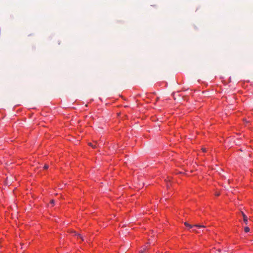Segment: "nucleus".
<instances>
[{
    "label": "nucleus",
    "instance_id": "f257e3e1",
    "mask_svg": "<svg viewBox=\"0 0 253 253\" xmlns=\"http://www.w3.org/2000/svg\"><path fill=\"white\" fill-rule=\"evenodd\" d=\"M184 225L188 227L189 228H191L193 227H199V228H201V227L205 228L206 227V226H205L204 225H200V224H195V225H192L191 224H188L187 222H184Z\"/></svg>",
    "mask_w": 253,
    "mask_h": 253
},
{
    "label": "nucleus",
    "instance_id": "f03ea898",
    "mask_svg": "<svg viewBox=\"0 0 253 253\" xmlns=\"http://www.w3.org/2000/svg\"><path fill=\"white\" fill-rule=\"evenodd\" d=\"M242 214L243 216L244 221L246 224H248V217L243 212H242Z\"/></svg>",
    "mask_w": 253,
    "mask_h": 253
},
{
    "label": "nucleus",
    "instance_id": "7ed1b4c3",
    "mask_svg": "<svg viewBox=\"0 0 253 253\" xmlns=\"http://www.w3.org/2000/svg\"><path fill=\"white\" fill-rule=\"evenodd\" d=\"M88 145L92 147L93 148H95L97 147L96 145H93L91 143H89Z\"/></svg>",
    "mask_w": 253,
    "mask_h": 253
},
{
    "label": "nucleus",
    "instance_id": "20e7f679",
    "mask_svg": "<svg viewBox=\"0 0 253 253\" xmlns=\"http://www.w3.org/2000/svg\"><path fill=\"white\" fill-rule=\"evenodd\" d=\"M244 230L246 232H249L250 231V228L248 227H246Z\"/></svg>",
    "mask_w": 253,
    "mask_h": 253
},
{
    "label": "nucleus",
    "instance_id": "39448f33",
    "mask_svg": "<svg viewBox=\"0 0 253 253\" xmlns=\"http://www.w3.org/2000/svg\"><path fill=\"white\" fill-rule=\"evenodd\" d=\"M146 248L144 249L143 250H141L139 253H145Z\"/></svg>",
    "mask_w": 253,
    "mask_h": 253
},
{
    "label": "nucleus",
    "instance_id": "423d86ee",
    "mask_svg": "<svg viewBox=\"0 0 253 253\" xmlns=\"http://www.w3.org/2000/svg\"><path fill=\"white\" fill-rule=\"evenodd\" d=\"M76 235H77L78 237H80L81 239H82V240H83V239H82V237L81 236V235L79 234H76Z\"/></svg>",
    "mask_w": 253,
    "mask_h": 253
},
{
    "label": "nucleus",
    "instance_id": "0eeeda50",
    "mask_svg": "<svg viewBox=\"0 0 253 253\" xmlns=\"http://www.w3.org/2000/svg\"><path fill=\"white\" fill-rule=\"evenodd\" d=\"M48 165H44V169H48Z\"/></svg>",
    "mask_w": 253,
    "mask_h": 253
},
{
    "label": "nucleus",
    "instance_id": "6e6552de",
    "mask_svg": "<svg viewBox=\"0 0 253 253\" xmlns=\"http://www.w3.org/2000/svg\"><path fill=\"white\" fill-rule=\"evenodd\" d=\"M50 203L52 204H54V201L53 200H51L50 201Z\"/></svg>",
    "mask_w": 253,
    "mask_h": 253
},
{
    "label": "nucleus",
    "instance_id": "1a4fd4ad",
    "mask_svg": "<svg viewBox=\"0 0 253 253\" xmlns=\"http://www.w3.org/2000/svg\"><path fill=\"white\" fill-rule=\"evenodd\" d=\"M202 151H203L204 152H206V148H202Z\"/></svg>",
    "mask_w": 253,
    "mask_h": 253
},
{
    "label": "nucleus",
    "instance_id": "9d476101",
    "mask_svg": "<svg viewBox=\"0 0 253 253\" xmlns=\"http://www.w3.org/2000/svg\"><path fill=\"white\" fill-rule=\"evenodd\" d=\"M216 196H219V193H216Z\"/></svg>",
    "mask_w": 253,
    "mask_h": 253
}]
</instances>
